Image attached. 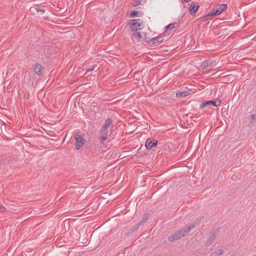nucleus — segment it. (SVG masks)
<instances>
[{
  "instance_id": "f257e3e1",
  "label": "nucleus",
  "mask_w": 256,
  "mask_h": 256,
  "mask_svg": "<svg viewBox=\"0 0 256 256\" xmlns=\"http://www.w3.org/2000/svg\"><path fill=\"white\" fill-rule=\"evenodd\" d=\"M194 227L195 224H192L186 228L178 230L174 234L170 236L168 238V240L170 242H174L180 240L181 238L190 232V230Z\"/></svg>"
},
{
  "instance_id": "f03ea898",
  "label": "nucleus",
  "mask_w": 256,
  "mask_h": 256,
  "mask_svg": "<svg viewBox=\"0 0 256 256\" xmlns=\"http://www.w3.org/2000/svg\"><path fill=\"white\" fill-rule=\"evenodd\" d=\"M227 8L226 4H220L218 7L214 8L212 11L202 18V20L205 21L208 18H212L214 16L220 14Z\"/></svg>"
},
{
  "instance_id": "7ed1b4c3",
  "label": "nucleus",
  "mask_w": 256,
  "mask_h": 256,
  "mask_svg": "<svg viewBox=\"0 0 256 256\" xmlns=\"http://www.w3.org/2000/svg\"><path fill=\"white\" fill-rule=\"evenodd\" d=\"M221 104V101L219 100H210L206 101L200 104V108L202 109L204 108L205 107H208L210 106H220Z\"/></svg>"
},
{
  "instance_id": "20e7f679",
  "label": "nucleus",
  "mask_w": 256,
  "mask_h": 256,
  "mask_svg": "<svg viewBox=\"0 0 256 256\" xmlns=\"http://www.w3.org/2000/svg\"><path fill=\"white\" fill-rule=\"evenodd\" d=\"M142 20L140 19H134L130 20V24L132 26V30L136 32L142 28Z\"/></svg>"
},
{
  "instance_id": "39448f33",
  "label": "nucleus",
  "mask_w": 256,
  "mask_h": 256,
  "mask_svg": "<svg viewBox=\"0 0 256 256\" xmlns=\"http://www.w3.org/2000/svg\"><path fill=\"white\" fill-rule=\"evenodd\" d=\"M10 158L6 156H0V170L2 169H8L10 166Z\"/></svg>"
},
{
  "instance_id": "423d86ee",
  "label": "nucleus",
  "mask_w": 256,
  "mask_h": 256,
  "mask_svg": "<svg viewBox=\"0 0 256 256\" xmlns=\"http://www.w3.org/2000/svg\"><path fill=\"white\" fill-rule=\"evenodd\" d=\"M74 137L76 140V150H79L84 144L86 140L80 135H75Z\"/></svg>"
},
{
  "instance_id": "0eeeda50",
  "label": "nucleus",
  "mask_w": 256,
  "mask_h": 256,
  "mask_svg": "<svg viewBox=\"0 0 256 256\" xmlns=\"http://www.w3.org/2000/svg\"><path fill=\"white\" fill-rule=\"evenodd\" d=\"M144 42H145L146 43H147L148 44H154L156 43L160 44V43L164 41V40H161V37H158V36H157V37H156L154 38H152L150 40H147L146 38V34L144 33Z\"/></svg>"
},
{
  "instance_id": "6e6552de",
  "label": "nucleus",
  "mask_w": 256,
  "mask_h": 256,
  "mask_svg": "<svg viewBox=\"0 0 256 256\" xmlns=\"http://www.w3.org/2000/svg\"><path fill=\"white\" fill-rule=\"evenodd\" d=\"M199 8H200V6H199L198 2H192L190 4V6L188 8V10H189V12H190V14L192 16H194L196 14V12L198 10Z\"/></svg>"
},
{
  "instance_id": "1a4fd4ad",
  "label": "nucleus",
  "mask_w": 256,
  "mask_h": 256,
  "mask_svg": "<svg viewBox=\"0 0 256 256\" xmlns=\"http://www.w3.org/2000/svg\"><path fill=\"white\" fill-rule=\"evenodd\" d=\"M109 136V131L108 129H104L102 128L101 132L100 133V136H99L98 140L100 142H103L106 140Z\"/></svg>"
},
{
  "instance_id": "9d476101",
  "label": "nucleus",
  "mask_w": 256,
  "mask_h": 256,
  "mask_svg": "<svg viewBox=\"0 0 256 256\" xmlns=\"http://www.w3.org/2000/svg\"><path fill=\"white\" fill-rule=\"evenodd\" d=\"M158 140H152L150 138H148L145 142V146L147 150H150L154 147H155L158 144Z\"/></svg>"
},
{
  "instance_id": "9b49d317",
  "label": "nucleus",
  "mask_w": 256,
  "mask_h": 256,
  "mask_svg": "<svg viewBox=\"0 0 256 256\" xmlns=\"http://www.w3.org/2000/svg\"><path fill=\"white\" fill-rule=\"evenodd\" d=\"M218 233V230H216L211 234V235L208 238L206 243V246H208L214 242Z\"/></svg>"
},
{
  "instance_id": "f8f14e48",
  "label": "nucleus",
  "mask_w": 256,
  "mask_h": 256,
  "mask_svg": "<svg viewBox=\"0 0 256 256\" xmlns=\"http://www.w3.org/2000/svg\"><path fill=\"white\" fill-rule=\"evenodd\" d=\"M34 71L36 74H38V76L42 75L43 68L40 64H36L34 65Z\"/></svg>"
},
{
  "instance_id": "ddd939ff",
  "label": "nucleus",
  "mask_w": 256,
  "mask_h": 256,
  "mask_svg": "<svg viewBox=\"0 0 256 256\" xmlns=\"http://www.w3.org/2000/svg\"><path fill=\"white\" fill-rule=\"evenodd\" d=\"M111 126H112V120L108 118L105 120L102 128L108 130L110 128Z\"/></svg>"
},
{
  "instance_id": "4468645a",
  "label": "nucleus",
  "mask_w": 256,
  "mask_h": 256,
  "mask_svg": "<svg viewBox=\"0 0 256 256\" xmlns=\"http://www.w3.org/2000/svg\"><path fill=\"white\" fill-rule=\"evenodd\" d=\"M212 66V62L210 60H204L201 65V66L202 68H206L208 67Z\"/></svg>"
},
{
  "instance_id": "2eb2a0df",
  "label": "nucleus",
  "mask_w": 256,
  "mask_h": 256,
  "mask_svg": "<svg viewBox=\"0 0 256 256\" xmlns=\"http://www.w3.org/2000/svg\"><path fill=\"white\" fill-rule=\"evenodd\" d=\"M190 94V92L189 90L177 92L176 94V96L177 98L185 97Z\"/></svg>"
},
{
  "instance_id": "dca6fc26",
  "label": "nucleus",
  "mask_w": 256,
  "mask_h": 256,
  "mask_svg": "<svg viewBox=\"0 0 256 256\" xmlns=\"http://www.w3.org/2000/svg\"><path fill=\"white\" fill-rule=\"evenodd\" d=\"M224 253V250L222 249H219L215 250L212 252L210 256H220L221 254Z\"/></svg>"
},
{
  "instance_id": "f3484780",
  "label": "nucleus",
  "mask_w": 256,
  "mask_h": 256,
  "mask_svg": "<svg viewBox=\"0 0 256 256\" xmlns=\"http://www.w3.org/2000/svg\"><path fill=\"white\" fill-rule=\"evenodd\" d=\"M134 36L138 38L139 42L141 41V40L142 41H144V38L142 39V36L140 32H138L137 31L135 32L134 33Z\"/></svg>"
},
{
  "instance_id": "a211bd4d",
  "label": "nucleus",
  "mask_w": 256,
  "mask_h": 256,
  "mask_svg": "<svg viewBox=\"0 0 256 256\" xmlns=\"http://www.w3.org/2000/svg\"><path fill=\"white\" fill-rule=\"evenodd\" d=\"M148 216H149L147 214H144L143 218L141 219L139 222L140 224H143L147 222L148 219Z\"/></svg>"
},
{
  "instance_id": "6ab92c4d",
  "label": "nucleus",
  "mask_w": 256,
  "mask_h": 256,
  "mask_svg": "<svg viewBox=\"0 0 256 256\" xmlns=\"http://www.w3.org/2000/svg\"><path fill=\"white\" fill-rule=\"evenodd\" d=\"M141 13L139 11H137V10H132L130 14V17H135V16H139V14H140Z\"/></svg>"
},
{
  "instance_id": "aec40b11",
  "label": "nucleus",
  "mask_w": 256,
  "mask_h": 256,
  "mask_svg": "<svg viewBox=\"0 0 256 256\" xmlns=\"http://www.w3.org/2000/svg\"><path fill=\"white\" fill-rule=\"evenodd\" d=\"M174 23H171L165 26L164 29L168 30H171L174 28Z\"/></svg>"
},
{
  "instance_id": "412c9836",
  "label": "nucleus",
  "mask_w": 256,
  "mask_h": 256,
  "mask_svg": "<svg viewBox=\"0 0 256 256\" xmlns=\"http://www.w3.org/2000/svg\"><path fill=\"white\" fill-rule=\"evenodd\" d=\"M140 225H141V224H140V222H138L136 226H134L132 228V232L138 230L140 228Z\"/></svg>"
},
{
  "instance_id": "4be33fe9",
  "label": "nucleus",
  "mask_w": 256,
  "mask_h": 256,
  "mask_svg": "<svg viewBox=\"0 0 256 256\" xmlns=\"http://www.w3.org/2000/svg\"><path fill=\"white\" fill-rule=\"evenodd\" d=\"M95 66H92L90 68H88L86 70V74L87 72H91V71H92L94 70L95 68Z\"/></svg>"
},
{
  "instance_id": "5701e85b",
  "label": "nucleus",
  "mask_w": 256,
  "mask_h": 256,
  "mask_svg": "<svg viewBox=\"0 0 256 256\" xmlns=\"http://www.w3.org/2000/svg\"><path fill=\"white\" fill-rule=\"evenodd\" d=\"M256 115V114H253L251 118H250V123H253L256 120V118H255Z\"/></svg>"
},
{
  "instance_id": "b1692460",
  "label": "nucleus",
  "mask_w": 256,
  "mask_h": 256,
  "mask_svg": "<svg viewBox=\"0 0 256 256\" xmlns=\"http://www.w3.org/2000/svg\"><path fill=\"white\" fill-rule=\"evenodd\" d=\"M35 10H36V11L38 12H45V10L43 9V8H40V7H36L35 8Z\"/></svg>"
},
{
  "instance_id": "393cba45",
  "label": "nucleus",
  "mask_w": 256,
  "mask_h": 256,
  "mask_svg": "<svg viewBox=\"0 0 256 256\" xmlns=\"http://www.w3.org/2000/svg\"><path fill=\"white\" fill-rule=\"evenodd\" d=\"M141 0H134V6H138L140 4Z\"/></svg>"
},
{
  "instance_id": "a878e982",
  "label": "nucleus",
  "mask_w": 256,
  "mask_h": 256,
  "mask_svg": "<svg viewBox=\"0 0 256 256\" xmlns=\"http://www.w3.org/2000/svg\"><path fill=\"white\" fill-rule=\"evenodd\" d=\"M5 210H6V208L4 206H0V211L2 212H4L5 211Z\"/></svg>"
},
{
  "instance_id": "bb28decb",
  "label": "nucleus",
  "mask_w": 256,
  "mask_h": 256,
  "mask_svg": "<svg viewBox=\"0 0 256 256\" xmlns=\"http://www.w3.org/2000/svg\"><path fill=\"white\" fill-rule=\"evenodd\" d=\"M165 36V34H164V32L160 34V36H158V37H161V40H164V36Z\"/></svg>"
},
{
  "instance_id": "cd10ccee",
  "label": "nucleus",
  "mask_w": 256,
  "mask_h": 256,
  "mask_svg": "<svg viewBox=\"0 0 256 256\" xmlns=\"http://www.w3.org/2000/svg\"><path fill=\"white\" fill-rule=\"evenodd\" d=\"M29 96H30V94H28V96H27V97H26V98H27V99H29V98H28V97H29Z\"/></svg>"
},
{
  "instance_id": "c85d7f7f",
  "label": "nucleus",
  "mask_w": 256,
  "mask_h": 256,
  "mask_svg": "<svg viewBox=\"0 0 256 256\" xmlns=\"http://www.w3.org/2000/svg\"><path fill=\"white\" fill-rule=\"evenodd\" d=\"M230 256H234V254L230 255Z\"/></svg>"
}]
</instances>
